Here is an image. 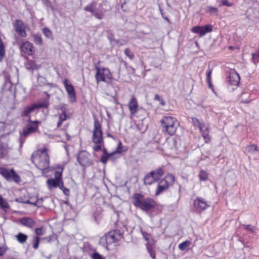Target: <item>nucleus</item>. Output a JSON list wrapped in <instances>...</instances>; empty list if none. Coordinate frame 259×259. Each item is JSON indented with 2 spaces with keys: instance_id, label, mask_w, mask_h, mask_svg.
Returning <instances> with one entry per match:
<instances>
[{
  "instance_id": "nucleus-1",
  "label": "nucleus",
  "mask_w": 259,
  "mask_h": 259,
  "mask_svg": "<svg viewBox=\"0 0 259 259\" xmlns=\"http://www.w3.org/2000/svg\"><path fill=\"white\" fill-rule=\"evenodd\" d=\"M31 161L35 166L44 172L49 167L50 157L47 152V149L44 148L33 153L31 155Z\"/></svg>"
},
{
  "instance_id": "nucleus-2",
  "label": "nucleus",
  "mask_w": 259,
  "mask_h": 259,
  "mask_svg": "<svg viewBox=\"0 0 259 259\" xmlns=\"http://www.w3.org/2000/svg\"><path fill=\"white\" fill-rule=\"evenodd\" d=\"M133 204L144 211H148L153 208L156 205L155 201L151 198H144V196L140 193H135L133 196Z\"/></svg>"
},
{
  "instance_id": "nucleus-3",
  "label": "nucleus",
  "mask_w": 259,
  "mask_h": 259,
  "mask_svg": "<svg viewBox=\"0 0 259 259\" xmlns=\"http://www.w3.org/2000/svg\"><path fill=\"white\" fill-rule=\"evenodd\" d=\"M123 231L120 229H116L110 231L100 239V244L106 246L109 249V246L116 243L122 238Z\"/></svg>"
},
{
  "instance_id": "nucleus-4",
  "label": "nucleus",
  "mask_w": 259,
  "mask_h": 259,
  "mask_svg": "<svg viewBox=\"0 0 259 259\" xmlns=\"http://www.w3.org/2000/svg\"><path fill=\"white\" fill-rule=\"evenodd\" d=\"M163 131L170 136L174 135L177 131L179 123L177 119L172 116H165L160 120Z\"/></svg>"
},
{
  "instance_id": "nucleus-5",
  "label": "nucleus",
  "mask_w": 259,
  "mask_h": 259,
  "mask_svg": "<svg viewBox=\"0 0 259 259\" xmlns=\"http://www.w3.org/2000/svg\"><path fill=\"white\" fill-rule=\"evenodd\" d=\"M175 181V177L171 174H167L163 179L158 181L155 195L158 196L168 189Z\"/></svg>"
},
{
  "instance_id": "nucleus-6",
  "label": "nucleus",
  "mask_w": 259,
  "mask_h": 259,
  "mask_svg": "<svg viewBox=\"0 0 259 259\" xmlns=\"http://www.w3.org/2000/svg\"><path fill=\"white\" fill-rule=\"evenodd\" d=\"M0 174L8 181H14L17 183L20 182V176L13 168L9 170L5 167H0Z\"/></svg>"
},
{
  "instance_id": "nucleus-7",
  "label": "nucleus",
  "mask_w": 259,
  "mask_h": 259,
  "mask_svg": "<svg viewBox=\"0 0 259 259\" xmlns=\"http://www.w3.org/2000/svg\"><path fill=\"white\" fill-rule=\"evenodd\" d=\"M77 160L80 165L83 167L89 166L92 163L91 155L86 151H80L77 155Z\"/></svg>"
},
{
  "instance_id": "nucleus-8",
  "label": "nucleus",
  "mask_w": 259,
  "mask_h": 259,
  "mask_svg": "<svg viewBox=\"0 0 259 259\" xmlns=\"http://www.w3.org/2000/svg\"><path fill=\"white\" fill-rule=\"evenodd\" d=\"M122 148L123 146L121 141H119L115 151L112 153H108L106 149L104 148L103 150V154L101 157L100 161L104 164H105L108 160L112 159L113 160V157L114 155L117 153H121L123 151Z\"/></svg>"
},
{
  "instance_id": "nucleus-9",
  "label": "nucleus",
  "mask_w": 259,
  "mask_h": 259,
  "mask_svg": "<svg viewBox=\"0 0 259 259\" xmlns=\"http://www.w3.org/2000/svg\"><path fill=\"white\" fill-rule=\"evenodd\" d=\"M29 123L25 127H24L22 131V134L24 137H27L29 135L35 133L38 128V125L40 122L38 120H28Z\"/></svg>"
},
{
  "instance_id": "nucleus-10",
  "label": "nucleus",
  "mask_w": 259,
  "mask_h": 259,
  "mask_svg": "<svg viewBox=\"0 0 259 259\" xmlns=\"http://www.w3.org/2000/svg\"><path fill=\"white\" fill-rule=\"evenodd\" d=\"M112 79V74L108 68L98 67V82L102 81L109 84L111 83Z\"/></svg>"
},
{
  "instance_id": "nucleus-11",
  "label": "nucleus",
  "mask_w": 259,
  "mask_h": 259,
  "mask_svg": "<svg viewBox=\"0 0 259 259\" xmlns=\"http://www.w3.org/2000/svg\"><path fill=\"white\" fill-rule=\"evenodd\" d=\"M212 26L206 24L204 26H195L191 28V31L194 33L199 34L200 37L204 36L207 33L212 31Z\"/></svg>"
},
{
  "instance_id": "nucleus-12",
  "label": "nucleus",
  "mask_w": 259,
  "mask_h": 259,
  "mask_svg": "<svg viewBox=\"0 0 259 259\" xmlns=\"http://www.w3.org/2000/svg\"><path fill=\"white\" fill-rule=\"evenodd\" d=\"M229 80L228 81V88L230 87H233L232 88H231V90H234V87H236L239 84L240 82V76L238 73L234 70H231L229 73V75L228 77Z\"/></svg>"
},
{
  "instance_id": "nucleus-13",
  "label": "nucleus",
  "mask_w": 259,
  "mask_h": 259,
  "mask_svg": "<svg viewBox=\"0 0 259 259\" xmlns=\"http://www.w3.org/2000/svg\"><path fill=\"white\" fill-rule=\"evenodd\" d=\"M64 87L68 94L69 100L71 103H74L76 101V95L75 89L73 85L68 83L67 79H65L63 81Z\"/></svg>"
},
{
  "instance_id": "nucleus-14",
  "label": "nucleus",
  "mask_w": 259,
  "mask_h": 259,
  "mask_svg": "<svg viewBox=\"0 0 259 259\" xmlns=\"http://www.w3.org/2000/svg\"><path fill=\"white\" fill-rule=\"evenodd\" d=\"M14 28L18 34L22 37H25L27 33L25 29L24 23L20 20H16L13 23Z\"/></svg>"
},
{
  "instance_id": "nucleus-15",
  "label": "nucleus",
  "mask_w": 259,
  "mask_h": 259,
  "mask_svg": "<svg viewBox=\"0 0 259 259\" xmlns=\"http://www.w3.org/2000/svg\"><path fill=\"white\" fill-rule=\"evenodd\" d=\"M193 205L195 208L200 210H205L210 206L209 202L202 197H197L194 200Z\"/></svg>"
},
{
  "instance_id": "nucleus-16",
  "label": "nucleus",
  "mask_w": 259,
  "mask_h": 259,
  "mask_svg": "<svg viewBox=\"0 0 259 259\" xmlns=\"http://www.w3.org/2000/svg\"><path fill=\"white\" fill-rule=\"evenodd\" d=\"M20 49L22 53L28 56L32 55L35 52L33 44L28 41L22 42Z\"/></svg>"
},
{
  "instance_id": "nucleus-17",
  "label": "nucleus",
  "mask_w": 259,
  "mask_h": 259,
  "mask_svg": "<svg viewBox=\"0 0 259 259\" xmlns=\"http://www.w3.org/2000/svg\"><path fill=\"white\" fill-rule=\"evenodd\" d=\"M209 127L208 124L201 125L200 126V131L206 143H209L211 139V137L209 135Z\"/></svg>"
},
{
  "instance_id": "nucleus-18",
  "label": "nucleus",
  "mask_w": 259,
  "mask_h": 259,
  "mask_svg": "<svg viewBox=\"0 0 259 259\" xmlns=\"http://www.w3.org/2000/svg\"><path fill=\"white\" fill-rule=\"evenodd\" d=\"M20 223L23 226L30 229H32L36 224L35 221L31 218H23L20 220Z\"/></svg>"
},
{
  "instance_id": "nucleus-19",
  "label": "nucleus",
  "mask_w": 259,
  "mask_h": 259,
  "mask_svg": "<svg viewBox=\"0 0 259 259\" xmlns=\"http://www.w3.org/2000/svg\"><path fill=\"white\" fill-rule=\"evenodd\" d=\"M94 119V128L93 131V142L95 145L93 146V149L95 151H97V118L95 114L93 115Z\"/></svg>"
},
{
  "instance_id": "nucleus-20",
  "label": "nucleus",
  "mask_w": 259,
  "mask_h": 259,
  "mask_svg": "<svg viewBox=\"0 0 259 259\" xmlns=\"http://www.w3.org/2000/svg\"><path fill=\"white\" fill-rule=\"evenodd\" d=\"M35 103H33L29 106L25 107L21 113V115L28 117L30 119V114L36 110Z\"/></svg>"
},
{
  "instance_id": "nucleus-21",
  "label": "nucleus",
  "mask_w": 259,
  "mask_h": 259,
  "mask_svg": "<svg viewBox=\"0 0 259 259\" xmlns=\"http://www.w3.org/2000/svg\"><path fill=\"white\" fill-rule=\"evenodd\" d=\"M156 182L158 181L151 171L146 175L144 179V183L145 185H151Z\"/></svg>"
},
{
  "instance_id": "nucleus-22",
  "label": "nucleus",
  "mask_w": 259,
  "mask_h": 259,
  "mask_svg": "<svg viewBox=\"0 0 259 259\" xmlns=\"http://www.w3.org/2000/svg\"><path fill=\"white\" fill-rule=\"evenodd\" d=\"M138 105L136 98H133L128 103V108L132 114L134 115L137 112Z\"/></svg>"
},
{
  "instance_id": "nucleus-23",
  "label": "nucleus",
  "mask_w": 259,
  "mask_h": 259,
  "mask_svg": "<svg viewBox=\"0 0 259 259\" xmlns=\"http://www.w3.org/2000/svg\"><path fill=\"white\" fill-rule=\"evenodd\" d=\"M63 182V181H60L58 180L53 178L49 179L47 181L48 187L50 189L57 187H58L59 188L61 184Z\"/></svg>"
},
{
  "instance_id": "nucleus-24",
  "label": "nucleus",
  "mask_w": 259,
  "mask_h": 259,
  "mask_svg": "<svg viewBox=\"0 0 259 259\" xmlns=\"http://www.w3.org/2000/svg\"><path fill=\"white\" fill-rule=\"evenodd\" d=\"M57 170L55 171V178L54 179L59 180L60 181H63L62 179V173L63 171L64 167L61 165H57L56 167Z\"/></svg>"
},
{
  "instance_id": "nucleus-25",
  "label": "nucleus",
  "mask_w": 259,
  "mask_h": 259,
  "mask_svg": "<svg viewBox=\"0 0 259 259\" xmlns=\"http://www.w3.org/2000/svg\"><path fill=\"white\" fill-rule=\"evenodd\" d=\"M164 168V166H161L154 170L151 171L158 181L160 180V177L164 174L165 171Z\"/></svg>"
},
{
  "instance_id": "nucleus-26",
  "label": "nucleus",
  "mask_w": 259,
  "mask_h": 259,
  "mask_svg": "<svg viewBox=\"0 0 259 259\" xmlns=\"http://www.w3.org/2000/svg\"><path fill=\"white\" fill-rule=\"evenodd\" d=\"M16 238L20 243L22 244L26 242L28 238V236L24 233L19 232L16 235Z\"/></svg>"
},
{
  "instance_id": "nucleus-27",
  "label": "nucleus",
  "mask_w": 259,
  "mask_h": 259,
  "mask_svg": "<svg viewBox=\"0 0 259 259\" xmlns=\"http://www.w3.org/2000/svg\"><path fill=\"white\" fill-rule=\"evenodd\" d=\"M106 32L107 33V38L110 40L111 45L115 46L119 43L120 40L115 39L113 35L110 33V30H107Z\"/></svg>"
},
{
  "instance_id": "nucleus-28",
  "label": "nucleus",
  "mask_w": 259,
  "mask_h": 259,
  "mask_svg": "<svg viewBox=\"0 0 259 259\" xmlns=\"http://www.w3.org/2000/svg\"><path fill=\"white\" fill-rule=\"evenodd\" d=\"M9 208V203L2 196H0V208L3 210H6V209Z\"/></svg>"
},
{
  "instance_id": "nucleus-29",
  "label": "nucleus",
  "mask_w": 259,
  "mask_h": 259,
  "mask_svg": "<svg viewBox=\"0 0 259 259\" xmlns=\"http://www.w3.org/2000/svg\"><path fill=\"white\" fill-rule=\"evenodd\" d=\"M32 36L36 45L41 46L42 44V38L40 34H34Z\"/></svg>"
},
{
  "instance_id": "nucleus-30",
  "label": "nucleus",
  "mask_w": 259,
  "mask_h": 259,
  "mask_svg": "<svg viewBox=\"0 0 259 259\" xmlns=\"http://www.w3.org/2000/svg\"><path fill=\"white\" fill-rule=\"evenodd\" d=\"M12 87L13 83L11 82L10 78L8 77H5L3 89H8V90L11 91V89L12 88Z\"/></svg>"
},
{
  "instance_id": "nucleus-31",
  "label": "nucleus",
  "mask_w": 259,
  "mask_h": 259,
  "mask_svg": "<svg viewBox=\"0 0 259 259\" xmlns=\"http://www.w3.org/2000/svg\"><path fill=\"white\" fill-rule=\"evenodd\" d=\"M95 4H91L84 8V10L92 13L97 18V12L95 11Z\"/></svg>"
},
{
  "instance_id": "nucleus-32",
  "label": "nucleus",
  "mask_w": 259,
  "mask_h": 259,
  "mask_svg": "<svg viewBox=\"0 0 259 259\" xmlns=\"http://www.w3.org/2000/svg\"><path fill=\"white\" fill-rule=\"evenodd\" d=\"M22 203L24 204H29L34 206H36L38 207H40L42 205V199H41V200L39 201L38 199L36 200L34 202H31L29 200H27L25 201H22Z\"/></svg>"
},
{
  "instance_id": "nucleus-33",
  "label": "nucleus",
  "mask_w": 259,
  "mask_h": 259,
  "mask_svg": "<svg viewBox=\"0 0 259 259\" xmlns=\"http://www.w3.org/2000/svg\"><path fill=\"white\" fill-rule=\"evenodd\" d=\"M68 117L67 114H59V120L57 122V127H60L62 125V122L66 120Z\"/></svg>"
},
{
  "instance_id": "nucleus-34",
  "label": "nucleus",
  "mask_w": 259,
  "mask_h": 259,
  "mask_svg": "<svg viewBox=\"0 0 259 259\" xmlns=\"http://www.w3.org/2000/svg\"><path fill=\"white\" fill-rule=\"evenodd\" d=\"M49 102L48 100H46L45 101H43L40 103H35L36 109H39L41 108H48L49 106Z\"/></svg>"
},
{
  "instance_id": "nucleus-35",
  "label": "nucleus",
  "mask_w": 259,
  "mask_h": 259,
  "mask_svg": "<svg viewBox=\"0 0 259 259\" xmlns=\"http://www.w3.org/2000/svg\"><path fill=\"white\" fill-rule=\"evenodd\" d=\"M42 32L47 38L52 40L53 39V34L50 29L47 27H45L42 29Z\"/></svg>"
},
{
  "instance_id": "nucleus-36",
  "label": "nucleus",
  "mask_w": 259,
  "mask_h": 259,
  "mask_svg": "<svg viewBox=\"0 0 259 259\" xmlns=\"http://www.w3.org/2000/svg\"><path fill=\"white\" fill-rule=\"evenodd\" d=\"M102 132L98 124V150L101 149V144L103 142Z\"/></svg>"
},
{
  "instance_id": "nucleus-37",
  "label": "nucleus",
  "mask_w": 259,
  "mask_h": 259,
  "mask_svg": "<svg viewBox=\"0 0 259 259\" xmlns=\"http://www.w3.org/2000/svg\"><path fill=\"white\" fill-rule=\"evenodd\" d=\"M246 150L250 153H254L257 150V146L256 145H250L247 146L245 148Z\"/></svg>"
},
{
  "instance_id": "nucleus-38",
  "label": "nucleus",
  "mask_w": 259,
  "mask_h": 259,
  "mask_svg": "<svg viewBox=\"0 0 259 259\" xmlns=\"http://www.w3.org/2000/svg\"><path fill=\"white\" fill-rule=\"evenodd\" d=\"M191 244V242L188 240L185 241L179 245V248L181 250H185L187 247H189Z\"/></svg>"
},
{
  "instance_id": "nucleus-39",
  "label": "nucleus",
  "mask_w": 259,
  "mask_h": 259,
  "mask_svg": "<svg viewBox=\"0 0 259 259\" xmlns=\"http://www.w3.org/2000/svg\"><path fill=\"white\" fill-rule=\"evenodd\" d=\"M206 11L211 14H215L217 15L218 13V9L217 8L211 7V6H207L205 8Z\"/></svg>"
},
{
  "instance_id": "nucleus-40",
  "label": "nucleus",
  "mask_w": 259,
  "mask_h": 259,
  "mask_svg": "<svg viewBox=\"0 0 259 259\" xmlns=\"http://www.w3.org/2000/svg\"><path fill=\"white\" fill-rule=\"evenodd\" d=\"M199 177L201 181H205L208 179V174L205 171L201 170L199 172Z\"/></svg>"
},
{
  "instance_id": "nucleus-41",
  "label": "nucleus",
  "mask_w": 259,
  "mask_h": 259,
  "mask_svg": "<svg viewBox=\"0 0 259 259\" xmlns=\"http://www.w3.org/2000/svg\"><path fill=\"white\" fill-rule=\"evenodd\" d=\"M40 242V237L38 236H34L33 240V247L35 249L38 248Z\"/></svg>"
},
{
  "instance_id": "nucleus-42",
  "label": "nucleus",
  "mask_w": 259,
  "mask_h": 259,
  "mask_svg": "<svg viewBox=\"0 0 259 259\" xmlns=\"http://www.w3.org/2000/svg\"><path fill=\"white\" fill-rule=\"evenodd\" d=\"M5 146L0 142V158L3 157L7 153Z\"/></svg>"
},
{
  "instance_id": "nucleus-43",
  "label": "nucleus",
  "mask_w": 259,
  "mask_h": 259,
  "mask_svg": "<svg viewBox=\"0 0 259 259\" xmlns=\"http://www.w3.org/2000/svg\"><path fill=\"white\" fill-rule=\"evenodd\" d=\"M124 54L127 56L131 60H133L134 58V54L131 52L129 48H126L124 50Z\"/></svg>"
},
{
  "instance_id": "nucleus-44",
  "label": "nucleus",
  "mask_w": 259,
  "mask_h": 259,
  "mask_svg": "<svg viewBox=\"0 0 259 259\" xmlns=\"http://www.w3.org/2000/svg\"><path fill=\"white\" fill-rule=\"evenodd\" d=\"M252 58L254 63L259 62V49L254 53H252Z\"/></svg>"
},
{
  "instance_id": "nucleus-45",
  "label": "nucleus",
  "mask_w": 259,
  "mask_h": 259,
  "mask_svg": "<svg viewBox=\"0 0 259 259\" xmlns=\"http://www.w3.org/2000/svg\"><path fill=\"white\" fill-rule=\"evenodd\" d=\"M59 189H61L64 195L66 196H68L70 194V191L68 188H66L64 186V183L63 182L61 184L60 187H59Z\"/></svg>"
},
{
  "instance_id": "nucleus-46",
  "label": "nucleus",
  "mask_w": 259,
  "mask_h": 259,
  "mask_svg": "<svg viewBox=\"0 0 259 259\" xmlns=\"http://www.w3.org/2000/svg\"><path fill=\"white\" fill-rule=\"evenodd\" d=\"M248 94L247 93H243L240 96V99L243 103H248L249 100L247 99Z\"/></svg>"
},
{
  "instance_id": "nucleus-47",
  "label": "nucleus",
  "mask_w": 259,
  "mask_h": 259,
  "mask_svg": "<svg viewBox=\"0 0 259 259\" xmlns=\"http://www.w3.org/2000/svg\"><path fill=\"white\" fill-rule=\"evenodd\" d=\"M154 100H156V101H158L159 103H160V104L162 106H164L165 105V102H164L163 99L160 96H159L158 94H156L154 96Z\"/></svg>"
},
{
  "instance_id": "nucleus-48",
  "label": "nucleus",
  "mask_w": 259,
  "mask_h": 259,
  "mask_svg": "<svg viewBox=\"0 0 259 259\" xmlns=\"http://www.w3.org/2000/svg\"><path fill=\"white\" fill-rule=\"evenodd\" d=\"M148 252L152 259L156 258L155 252L151 247L147 246Z\"/></svg>"
},
{
  "instance_id": "nucleus-49",
  "label": "nucleus",
  "mask_w": 259,
  "mask_h": 259,
  "mask_svg": "<svg viewBox=\"0 0 259 259\" xmlns=\"http://www.w3.org/2000/svg\"><path fill=\"white\" fill-rule=\"evenodd\" d=\"M192 121L195 125L198 126L199 129H200V125L206 124L204 123L200 122L199 121V120L197 118H195V117L192 118Z\"/></svg>"
},
{
  "instance_id": "nucleus-50",
  "label": "nucleus",
  "mask_w": 259,
  "mask_h": 259,
  "mask_svg": "<svg viewBox=\"0 0 259 259\" xmlns=\"http://www.w3.org/2000/svg\"><path fill=\"white\" fill-rule=\"evenodd\" d=\"M7 249H8V248L6 244L3 245L0 244V256H3Z\"/></svg>"
},
{
  "instance_id": "nucleus-51",
  "label": "nucleus",
  "mask_w": 259,
  "mask_h": 259,
  "mask_svg": "<svg viewBox=\"0 0 259 259\" xmlns=\"http://www.w3.org/2000/svg\"><path fill=\"white\" fill-rule=\"evenodd\" d=\"M35 233L36 234V235L35 236H38L42 235L44 234L43 231H42V228H36L35 229Z\"/></svg>"
},
{
  "instance_id": "nucleus-52",
  "label": "nucleus",
  "mask_w": 259,
  "mask_h": 259,
  "mask_svg": "<svg viewBox=\"0 0 259 259\" xmlns=\"http://www.w3.org/2000/svg\"><path fill=\"white\" fill-rule=\"evenodd\" d=\"M243 226L245 227V229L248 231H250L251 233H253L254 232V227L251 226L250 225H244Z\"/></svg>"
},
{
  "instance_id": "nucleus-53",
  "label": "nucleus",
  "mask_w": 259,
  "mask_h": 259,
  "mask_svg": "<svg viewBox=\"0 0 259 259\" xmlns=\"http://www.w3.org/2000/svg\"><path fill=\"white\" fill-rule=\"evenodd\" d=\"M212 73V70L211 69L209 70L206 72V81H210L211 80V75Z\"/></svg>"
},
{
  "instance_id": "nucleus-54",
  "label": "nucleus",
  "mask_w": 259,
  "mask_h": 259,
  "mask_svg": "<svg viewBox=\"0 0 259 259\" xmlns=\"http://www.w3.org/2000/svg\"><path fill=\"white\" fill-rule=\"evenodd\" d=\"M141 233H142V234L144 238L146 240L148 241L149 239V236H150L149 234H148V233H147L143 230H141Z\"/></svg>"
},
{
  "instance_id": "nucleus-55",
  "label": "nucleus",
  "mask_w": 259,
  "mask_h": 259,
  "mask_svg": "<svg viewBox=\"0 0 259 259\" xmlns=\"http://www.w3.org/2000/svg\"><path fill=\"white\" fill-rule=\"evenodd\" d=\"M233 5L232 3H229L227 0H223L221 6H226L228 7H231Z\"/></svg>"
},
{
  "instance_id": "nucleus-56",
  "label": "nucleus",
  "mask_w": 259,
  "mask_h": 259,
  "mask_svg": "<svg viewBox=\"0 0 259 259\" xmlns=\"http://www.w3.org/2000/svg\"><path fill=\"white\" fill-rule=\"evenodd\" d=\"M58 109L61 111V114H66L67 109L64 106H60Z\"/></svg>"
},
{
  "instance_id": "nucleus-57",
  "label": "nucleus",
  "mask_w": 259,
  "mask_h": 259,
  "mask_svg": "<svg viewBox=\"0 0 259 259\" xmlns=\"http://www.w3.org/2000/svg\"><path fill=\"white\" fill-rule=\"evenodd\" d=\"M33 64H34V62L33 61H30L28 63V65H29V66H27V68L28 70H33Z\"/></svg>"
},
{
  "instance_id": "nucleus-58",
  "label": "nucleus",
  "mask_w": 259,
  "mask_h": 259,
  "mask_svg": "<svg viewBox=\"0 0 259 259\" xmlns=\"http://www.w3.org/2000/svg\"><path fill=\"white\" fill-rule=\"evenodd\" d=\"M159 10H160V13H161V15L162 17L164 19L166 20L168 23H170V21H169V20L168 19V18H167V17H166V16H164V14H163V11H162V10L160 8H159Z\"/></svg>"
},
{
  "instance_id": "nucleus-59",
  "label": "nucleus",
  "mask_w": 259,
  "mask_h": 259,
  "mask_svg": "<svg viewBox=\"0 0 259 259\" xmlns=\"http://www.w3.org/2000/svg\"><path fill=\"white\" fill-rule=\"evenodd\" d=\"M94 70H95V78L97 81V63H94Z\"/></svg>"
},
{
  "instance_id": "nucleus-60",
  "label": "nucleus",
  "mask_w": 259,
  "mask_h": 259,
  "mask_svg": "<svg viewBox=\"0 0 259 259\" xmlns=\"http://www.w3.org/2000/svg\"><path fill=\"white\" fill-rule=\"evenodd\" d=\"M92 259H97V251H95L92 255Z\"/></svg>"
},
{
  "instance_id": "nucleus-61",
  "label": "nucleus",
  "mask_w": 259,
  "mask_h": 259,
  "mask_svg": "<svg viewBox=\"0 0 259 259\" xmlns=\"http://www.w3.org/2000/svg\"><path fill=\"white\" fill-rule=\"evenodd\" d=\"M209 85V88H210L212 91L214 92V89H213V86L212 84L211 81H207Z\"/></svg>"
},
{
  "instance_id": "nucleus-62",
  "label": "nucleus",
  "mask_w": 259,
  "mask_h": 259,
  "mask_svg": "<svg viewBox=\"0 0 259 259\" xmlns=\"http://www.w3.org/2000/svg\"><path fill=\"white\" fill-rule=\"evenodd\" d=\"M37 80H38V81L40 80H43L44 81H43V83H44V82L46 81V78L45 77H44L43 76H41L38 75V76L37 77Z\"/></svg>"
},
{
  "instance_id": "nucleus-63",
  "label": "nucleus",
  "mask_w": 259,
  "mask_h": 259,
  "mask_svg": "<svg viewBox=\"0 0 259 259\" xmlns=\"http://www.w3.org/2000/svg\"><path fill=\"white\" fill-rule=\"evenodd\" d=\"M65 137H66V139L67 141H69L70 140V136L69 135V134L67 133H66Z\"/></svg>"
},
{
  "instance_id": "nucleus-64",
  "label": "nucleus",
  "mask_w": 259,
  "mask_h": 259,
  "mask_svg": "<svg viewBox=\"0 0 259 259\" xmlns=\"http://www.w3.org/2000/svg\"><path fill=\"white\" fill-rule=\"evenodd\" d=\"M126 43L125 40H122L121 41V42L119 44V45L122 46L125 45Z\"/></svg>"
}]
</instances>
